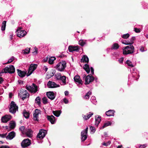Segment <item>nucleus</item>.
Wrapping results in <instances>:
<instances>
[{"label": "nucleus", "mask_w": 148, "mask_h": 148, "mask_svg": "<svg viewBox=\"0 0 148 148\" xmlns=\"http://www.w3.org/2000/svg\"><path fill=\"white\" fill-rule=\"evenodd\" d=\"M123 49V53L124 55L131 54L134 52V47L132 45H130L124 47Z\"/></svg>", "instance_id": "obj_1"}, {"label": "nucleus", "mask_w": 148, "mask_h": 148, "mask_svg": "<svg viewBox=\"0 0 148 148\" xmlns=\"http://www.w3.org/2000/svg\"><path fill=\"white\" fill-rule=\"evenodd\" d=\"M18 107L16 105L14 101H12L10 104L9 108L10 112L13 114H15L17 110H18Z\"/></svg>", "instance_id": "obj_2"}, {"label": "nucleus", "mask_w": 148, "mask_h": 148, "mask_svg": "<svg viewBox=\"0 0 148 148\" xmlns=\"http://www.w3.org/2000/svg\"><path fill=\"white\" fill-rule=\"evenodd\" d=\"M83 78L85 77V84H88L90 82H92L94 79V77L91 74H89L86 76L85 74L83 75Z\"/></svg>", "instance_id": "obj_3"}, {"label": "nucleus", "mask_w": 148, "mask_h": 148, "mask_svg": "<svg viewBox=\"0 0 148 148\" xmlns=\"http://www.w3.org/2000/svg\"><path fill=\"white\" fill-rule=\"evenodd\" d=\"M3 70L5 73H9L11 74L14 73L15 71L14 66L12 65H9V67L7 66L4 68Z\"/></svg>", "instance_id": "obj_4"}, {"label": "nucleus", "mask_w": 148, "mask_h": 148, "mask_svg": "<svg viewBox=\"0 0 148 148\" xmlns=\"http://www.w3.org/2000/svg\"><path fill=\"white\" fill-rule=\"evenodd\" d=\"M66 62L64 61L60 62L56 65V68L60 71H63L66 66Z\"/></svg>", "instance_id": "obj_5"}, {"label": "nucleus", "mask_w": 148, "mask_h": 148, "mask_svg": "<svg viewBox=\"0 0 148 148\" xmlns=\"http://www.w3.org/2000/svg\"><path fill=\"white\" fill-rule=\"evenodd\" d=\"M31 144V140L29 138L24 139L21 143L22 147L25 148L29 146Z\"/></svg>", "instance_id": "obj_6"}, {"label": "nucleus", "mask_w": 148, "mask_h": 148, "mask_svg": "<svg viewBox=\"0 0 148 148\" xmlns=\"http://www.w3.org/2000/svg\"><path fill=\"white\" fill-rule=\"evenodd\" d=\"M22 28L21 27H19L17 29V35L20 38L23 37L27 34L26 31L24 30H22Z\"/></svg>", "instance_id": "obj_7"}, {"label": "nucleus", "mask_w": 148, "mask_h": 148, "mask_svg": "<svg viewBox=\"0 0 148 148\" xmlns=\"http://www.w3.org/2000/svg\"><path fill=\"white\" fill-rule=\"evenodd\" d=\"M55 76L57 78L58 80H60L62 81L63 83L66 84V77L65 76H62L61 73H58L56 74L55 75Z\"/></svg>", "instance_id": "obj_8"}, {"label": "nucleus", "mask_w": 148, "mask_h": 148, "mask_svg": "<svg viewBox=\"0 0 148 148\" xmlns=\"http://www.w3.org/2000/svg\"><path fill=\"white\" fill-rule=\"evenodd\" d=\"M88 130V127H87L85 130L82 132L81 135L82 141H84L87 139Z\"/></svg>", "instance_id": "obj_9"}, {"label": "nucleus", "mask_w": 148, "mask_h": 148, "mask_svg": "<svg viewBox=\"0 0 148 148\" xmlns=\"http://www.w3.org/2000/svg\"><path fill=\"white\" fill-rule=\"evenodd\" d=\"M45 131V130H40L39 133L36 136L37 139L38 138L40 140L42 139L45 137L46 135Z\"/></svg>", "instance_id": "obj_10"}, {"label": "nucleus", "mask_w": 148, "mask_h": 148, "mask_svg": "<svg viewBox=\"0 0 148 148\" xmlns=\"http://www.w3.org/2000/svg\"><path fill=\"white\" fill-rule=\"evenodd\" d=\"M40 110L38 109H36L35 110L33 114V119L35 121H38V115L40 114Z\"/></svg>", "instance_id": "obj_11"}, {"label": "nucleus", "mask_w": 148, "mask_h": 148, "mask_svg": "<svg viewBox=\"0 0 148 148\" xmlns=\"http://www.w3.org/2000/svg\"><path fill=\"white\" fill-rule=\"evenodd\" d=\"M70 52L73 51L78 52L79 51V46H69L68 48Z\"/></svg>", "instance_id": "obj_12"}, {"label": "nucleus", "mask_w": 148, "mask_h": 148, "mask_svg": "<svg viewBox=\"0 0 148 148\" xmlns=\"http://www.w3.org/2000/svg\"><path fill=\"white\" fill-rule=\"evenodd\" d=\"M46 95L47 97L51 100H53L55 97L54 93L53 91H49L47 92Z\"/></svg>", "instance_id": "obj_13"}, {"label": "nucleus", "mask_w": 148, "mask_h": 148, "mask_svg": "<svg viewBox=\"0 0 148 148\" xmlns=\"http://www.w3.org/2000/svg\"><path fill=\"white\" fill-rule=\"evenodd\" d=\"M33 131L31 129H25V133L26 135L29 138L31 137L32 136Z\"/></svg>", "instance_id": "obj_14"}, {"label": "nucleus", "mask_w": 148, "mask_h": 148, "mask_svg": "<svg viewBox=\"0 0 148 148\" xmlns=\"http://www.w3.org/2000/svg\"><path fill=\"white\" fill-rule=\"evenodd\" d=\"M17 73L19 76L21 77H23L27 74V71H22L21 70L17 69Z\"/></svg>", "instance_id": "obj_15"}, {"label": "nucleus", "mask_w": 148, "mask_h": 148, "mask_svg": "<svg viewBox=\"0 0 148 148\" xmlns=\"http://www.w3.org/2000/svg\"><path fill=\"white\" fill-rule=\"evenodd\" d=\"M11 119L10 116L5 115L1 118V121L3 123H7Z\"/></svg>", "instance_id": "obj_16"}, {"label": "nucleus", "mask_w": 148, "mask_h": 148, "mask_svg": "<svg viewBox=\"0 0 148 148\" xmlns=\"http://www.w3.org/2000/svg\"><path fill=\"white\" fill-rule=\"evenodd\" d=\"M47 120L49 121L51 124H53L55 123V117L53 115L51 116L47 115Z\"/></svg>", "instance_id": "obj_17"}, {"label": "nucleus", "mask_w": 148, "mask_h": 148, "mask_svg": "<svg viewBox=\"0 0 148 148\" xmlns=\"http://www.w3.org/2000/svg\"><path fill=\"white\" fill-rule=\"evenodd\" d=\"M15 136V133L14 131H12L10 132L8 136L6 137V138L10 140L12 139Z\"/></svg>", "instance_id": "obj_18"}, {"label": "nucleus", "mask_w": 148, "mask_h": 148, "mask_svg": "<svg viewBox=\"0 0 148 148\" xmlns=\"http://www.w3.org/2000/svg\"><path fill=\"white\" fill-rule=\"evenodd\" d=\"M74 81L79 84H82V80L80 79V76L78 75H76L74 78Z\"/></svg>", "instance_id": "obj_19"}, {"label": "nucleus", "mask_w": 148, "mask_h": 148, "mask_svg": "<svg viewBox=\"0 0 148 148\" xmlns=\"http://www.w3.org/2000/svg\"><path fill=\"white\" fill-rule=\"evenodd\" d=\"M56 84L54 82L49 81L47 83V86L49 88H55Z\"/></svg>", "instance_id": "obj_20"}, {"label": "nucleus", "mask_w": 148, "mask_h": 148, "mask_svg": "<svg viewBox=\"0 0 148 148\" xmlns=\"http://www.w3.org/2000/svg\"><path fill=\"white\" fill-rule=\"evenodd\" d=\"M81 62L83 63H88L89 62V59L87 56L86 55H84L82 59Z\"/></svg>", "instance_id": "obj_21"}, {"label": "nucleus", "mask_w": 148, "mask_h": 148, "mask_svg": "<svg viewBox=\"0 0 148 148\" xmlns=\"http://www.w3.org/2000/svg\"><path fill=\"white\" fill-rule=\"evenodd\" d=\"M25 93L24 94L23 93L22 95H21L20 97H22V99L23 100H24L26 98L29 97V94L27 92V90H25Z\"/></svg>", "instance_id": "obj_22"}, {"label": "nucleus", "mask_w": 148, "mask_h": 148, "mask_svg": "<svg viewBox=\"0 0 148 148\" xmlns=\"http://www.w3.org/2000/svg\"><path fill=\"white\" fill-rule=\"evenodd\" d=\"M114 110H109L108 111H106V114L108 116H114Z\"/></svg>", "instance_id": "obj_23"}, {"label": "nucleus", "mask_w": 148, "mask_h": 148, "mask_svg": "<svg viewBox=\"0 0 148 148\" xmlns=\"http://www.w3.org/2000/svg\"><path fill=\"white\" fill-rule=\"evenodd\" d=\"M83 68L86 71L87 73L88 74L90 72V68L89 65L87 64H85Z\"/></svg>", "instance_id": "obj_24"}, {"label": "nucleus", "mask_w": 148, "mask_h": 148, "mask_svg": "<svg viewBox=\"0 0 148 148\" xmlns=\"http://www.w3.org/2000/svg\"><path fill=\"white\" fill-rule=\"evenodd\" d=\"M90 114L88 115L87 116H86L85 115H83L82 117L85 120H88L89 119L90 117H91L92 115H93V113L92 112H89Z\"/></svg>", "instance_id": "obj_25"}, {"label": "nucleus", "mask_w": 148, "mask_h": 148, "mask_svg": "<svg viewBox=\"0 0 148 148\" xmlns=\"http://www.w3.org/2000/svg\"><path fill=\"white\" fill-rule=\"evenodd\" d=\"M101 116H98L97 118L96 117H95V125L98 126L99 124L100 123V122L101 121Z\"/></svg>", "instance_id": "obj_26"}, {"label": "nucleus", "mask_w": 148, "mask_h": 148, "mask_svg": "<svg viewBox=\"0 0 148 148\" xmlns=\"http://www.w3.org/2000/svg\"><path fill=\"white\" fill-rule=\"evenodd\" d=\"M61 113V111L60 110H56L53 111V114L56 117H58L60 115Z\"/></svg>", "instance_id": "obj_27"}, {"label": "nucleus", "mask_w": 148, "mask_h": 148, "mask_svg": "<svg viewBox=\"0 0 148 148\" xmlns=\"http://www.w3.org/2000/svg\"><path fill=\"white\" fill-rule=\"evenodd\" d=\"M23 114L24 116L26 119L29 118V113L26 111L25 110H24L23 112Z\"/></svg>", "instance_id": "obj_28"}, {"label": "nucleus", "mask_w": 148, "mask_h": 148, "mask_svg": "<svg viewBox=\"0 0 148 148\" xmlns=\"http://www.w3.org/2000/svg\"><path fill=\"white\" fill-rule=\"evenodd\" d=\"M6 23V21H4L3 22L1 27V29L2 31H4L5 30Z\"/></svg>", "instance_id": "obj_29"}, {"label": "nucleus", "mask_w": 148, "mask_h": 148, "mask_svg": "<svg viewBox=\"0 0 148 148\" xmlns=\"http://www.w3.org/2000/svg\"><path fill=\"white\" fill-rule=\"evenodd\" d=\"M112 123L110 121H108L106 123H105L103 126L101 128V129H103L105 127L111 125Z\"/></svg>", "instance_id": "obj_30"}, {"label": "nucleus", "mask_w": 148, "mask_h": 148, "mask_svg": "<svg viewBox=\"0 0 148 148\" xmlns=\"http://www.w3.org/2000/svg\"><path fill=\"white\" fill-rule=\"evenodd\" d=\"M56 59V58L54 57H51L50 58L49 60V63L50 64H52L54 61Z\"/></svg>", "instance_id": "obj_31"}, {"label": "nucleus", "mask_w": 148, "mask_h": 148, "mask_svg": "<svg viewBox=\"0 0 148 148\" xmlns=\"http://www.w3.org/2000/svg\"><path fill=\"white\" fill-rule=\"evenodd\" d=\"M37 66V65L36 64H31L29 67L31 66V71L33 72L36 68Z\"/></svg>", "instance_id": "obj_32"}, {"label": "nucleus", "mask_w": 148, "mask_h": 148, "mask_svg": "<svg viewBox=\"0 0 148 148\" xmlns=\"http://www.w3.org/2000/svg\"><path fill=\"white\" fill-rule=\"evenodd\" d=\"M26 88L28 90L32 92V91L34 89V88L33 87L30 86H29L28 85H26Z\"/></svg>", "instance_id": "obj_33"}, {"label": "nucleus", "mask_w": 148, "mask_h": 148, "mask_svg": "<svg viewBox=\"0 0 148 148\" xmlns=\"http://www.w3.org/2000/svg\"><path fill=\"white\" fill-rule=\"evenodd\" d=\"M92 94V92L89 91L88 92L84 97V98L85 99H88L90 97V95Z\"/></svg>", "instance_id": "obj_34"}, {"label": "nucleus", "mask_w": 148, "mask_h": 148, "mask_svg": "<svg viewBox=\"0 0 148 148\" xmlns=\"http://www.w3.org/2000/svg\"><path fill=\"white\" fill-rule=\"evenodd\" d=\"M119 47V45L116 43H114L113 44L112 47V49H117Z\"/></svg>", "instance_id": "obj_35"}, {"label": "nucleus", "mask_w": 148, "mask_h": 148, "mask_svg": "<svg viewBox=\"0 0 148 148\" xmlns=\"http://www.w3.org/2000/svg\"><path fill=\"white\" fill-rule=\"evenodd\" d=\"M12 122L10 123V127L12 129H14L16 126V123L15 122L12 121Z\"/></svg>", "instance_id": "obj_36"}, {"label": "nucleus", "mask_w": 148, "mask_h": 148, "mask_svg": "<svg viewBox=\"0 0 148 148\" xmlns=\"http://www.w3.org/2000/svg\"><path fill=\"white\" fill-rule=\"evenodd\" d=\"M30 48H27L25 50H23L22 51L24 54H28L30 52Z\"/></svg>", "instance_id": "obj_37"}, {"label": "nucleus", "mask_w": 148, "mask_h": 148, "mask_svg": "<svg viewBox=\"0 0 148 148\" xmlns=\"http://www.w3.org/2000/svg\"><path fill=\"white\" fill-rule=\"evenodd\" d=\"M35 101L37 102L36 103L38 104L39 105L41 104L40 98V97L39 96L37 97L35 99Z\"/></svg>", "instance_id": "obj_38"}, {"label": "nucleus", "mask_w": 148, "mask_h": 148, "mask_svg": "<svg viewBox=\"0 0 148 148\" xmlns=\"http://www.w3.org/2000/svg\"><path fill=\"white\" fill-rule=\"evenodd\" d=\"M126 63L129 66H130L131 67H133L134 66V65L132 64V62L129 60H127Z\"/></svg>", "instance_id": "obj_39"}, {"label": "nucleus", "mask_w": 148, "mask_h": 148, "mask_svg": "<svg viewBox=\"0 0 148 148\" xmlns=\"http://www.w3.org/2000/svg\"><path fill=\"white\" fill-rule=\"evenodd\" d=\"M31 66L29 68L28 71L27 73L26 74L27 77L29 76L33 73V72L31 71Z\"/></svg>", "instance_id": "obj_40"}, {"label": "nucleus", "mask_w": 148, "mask_h": 148, "mask_svg": "<svg viewBox=\"0 0 148 148\" xmlns=\"http://www.w3.org/2000/svg\"><path fill=\"white\" fill-rule=\"evenodd\" d=\"M79 43L80 45L82 46H83L86 44V42L84 40H80L79 41Z\"/></svg>", "instance_id": "obj_41"}, {"label": "nucleus", "mask_w": 148, "mask_h": 148, "mask_svg": "<svg viewBox=\"0 0 148 148\" xmlns=\"http://www.w3.org/2000/svg\"><path fill=\"white\" fill-rule=\"evenodd\" d=\"M129 34L127 33L126 34H124L121 37L122 38L124 39H127L130 36Z\"/></svg>", "instance_id": "obj_42"}, {"label": "nucleus", "mask_w": 148, "mask_h": 148, "mask_svg": "<svg viewBox=\"0 0 148 148\" xmlns=\"http://www.w3.org/2000/svg\"><path fill=\"white\" fill-rule=\"evenodd\" d=\"M136 38L134 36H133L132 38L130 39V44H131V45L134 42V41L135 40Z\"/></svg>", "instance_id": "obj_43"}, {"label": "nucleus", "mask_w": 148, "mask_h": 148, "mask_svg": "<svg viewBox=\"0 0 148 148\" xmlns=\"http://www.w3.org/2000/svg\"><path fill=\"white\" fill-rule=\"evenodd\" d=\"M43 101V103L44 104H46L47 103V98L45 97L43 98L42 99Z\"/></svg>", "instance_id": "obj_44"}, {"label": "nucleus", "mask_w": 148, "mask_h": 148, "mask_svg": "<svg viewBox=\"0 0 148 148\" xmlns=\"http://www.w3.org/2000/svg\"><path fill=\"white\" fill-rule=\"evenodd\" d=\"M14 58L13 57H12L11 58L9 59L8 62L5 64H8L12 62L14 60Z\"/></svg>", "instance_id": "obj_45"}, {"label": "nucleus", "mask_w": 148, "mask_h": 148, "mask_svg": "<svg viewBox=\"0 0 148 148\" xmlns=\"http://www.w3.org/2000/svg\"><path fill=\"white\" fill-rule=\"evenodd\" d=\"M33 86L34 87V93H36L38 91V87L34 84H33Z\"/></svg>", "instance_id": "obj_46"}, {"label": "nucleus", "mask_w": 148, "mask_h": 148, "mask_svg": "<svg viewBox=\"0 0 148 148\" xmlns=\"http://www.w3.org/2000/svg\"><path fill=\"white\" fill-rule=\"evenodd\" d=\"M90 130L92 132H93V133L95 132L96 131V129H95V127H93V126H91L90 127Z\"/></svg>", "instance_id": "obj_47"}, {"label": "nucleus", "mask_w": 148, "mask_h": 148, "mask_svg": "<svg viewBox=\"0 0 148 148\" xmlns=\"http://www.w3.org/2000/svg\"><path fill=\"white\" fill-rule=\"evenodd\" d=\"M25 127L24 126H21L19 128V130L21 131L22 133H23L24 130H25Z\"/></svg>", "instance_id": "obj_48"}, {"label": "nucleus", "mask_w": 148, "mask_h": 148, "mask_svg": "<svg viewBox=\"0 0 148 148\" xmlns=\"http://www.w3.org/2000/svg\"><path fill=\"white\" fill-rule=\"evenodd\" d=\"M134 30L136 33H139L140 31V28H134Z\"/></svg>", "instance_id": "obj_49"}, {"label": "nucleus", "mask_w": 148, "mask_h": 148, "mask_svg": "<svg viewBox=\"0 0 148 148\" xmlns=\"http://www.w3.org/2000/svg\"><path fill=\"white\" fill-rule=\"evenodd\" d=\"M124 58L123 57H122L120 58L119 60V63L121 64L123 63V61Z\"/></svg>", "instance_id": "obj_50"}, {"label": "nucleus", "mask_w": 148, "mask_h": 148, "mask_svg": "<svg viewBox=\"0 0 148 148\" xmlns=\"http://www.w3.org/2000/svg\"><path fill=\"white\" fill-rule=\"evenodd\" d=\"M110 143V142H108L107 143H103L102 145L105 146H107L108 145H109Z\"/></svg>", "instance_id": "obj_51"}, {"label": "nucleus", "mask_w": 148, "mask_h": 148, "mask_svg": "<svg viewBox=\"0 0 148 148\" xmlns=\"http://www.w3.org/2000/svg\"><path fill=\"white\" fill-rule=\"evenodd\" d=\"M146 146V144L140 145L139 147V148H145Z\"/></svg>", "instance_id": "obj_52"}, {"label": "nucleus", "mask_w": 148, "mask_h": 148, "mask_svg": "<svg viewBox=\"0 0 148 148\" xmlns=\"http://www.w3.org/2000/svg\"><path fill=\"white\" fill-rule=\"evenodd\" d=\"M63 101L65 104H67L68 103L69 101L66 98L63 99Z\"/></svg>", "instance_id": "obj_53"}, {"label": "nucleus", "mask_w": 148, "mask_h": 148, "mask_svg": "<svg viewBox=\"0 0 148 148\" xmlns=\"http://www.w3.org/2000/svg\"><path fill=\"white\" fill-rule=\"evenodd\" d=\"M35 51H34L33 53L34 54H37L38 53V49L36 47H35Z\"/></svg>", "instance_id": "obj_54"}, {"label": "nucleus", "mask_w": 148, "mask_h": 148, "mask_svg": "<svg viewBox=\"0 0 148 148\" xmlns=\"http://www.w3.org/2000/svg\"><path fill=\"white\" fill-rule=\"evenodd\" d=\"M90 69L91 70V72L92 73V75L94 74V69L92 67H91L90 68Z\"/></svg>", "instance_id": "obj_55"}, {"label": "nucleus", "mask_w": 148, "mask_h": 148, "mask_svg": "<svg viewBox=\"0 0 148 148\" xmlns=\"http://www.w3.org/2000/svg\"><path fill=\"white\" fill-rule=\"evenodd\" d=\"M130 41L127 40V41H126L124 43V44L126 45H131V44H130Z\"/></svg>", "instance_id": "obj_56"}, {"label": "nucleus", "mask_w": 148, "mask_h": 148, "mask_svg": "<svg viewBox=\"0 0 148 148\" xmlns=\"http://www.w3.org/2000/svg\"><path fill=\"white\" fill-rule=\"evenodd\" d=\"M6 134H0V136L2 138H5L6 137Z\"/></svg>", "instance_id": "obj_57"}, {"label": "nucleus", "mask_w": 148, "mask_h": 148, "mask_svg": "<svg viewBox=\"0 0 148 148\" xmlns=\"http://www.w3.org/2000/svg\"><path fill=\"white\" fill-rule=\"evenodd\" d=\"M140 50L141 52H143L145 51L144 50V47H141L140 48Z\"/></svg>", "instance_id": "obj_58"}, {"label": "nucleus", "mask_w": 148, "mask_h": 148, "mask_svg": "<svg viewBox=\"0 0 148 148\" xmlns=\"http://www.w3.org/2000/svg\"><path fill=\"white\" fill-rule=\"evenodd\" d=\"M4 81L2 77H0V84H1Z\"/></svg>", "instance_id": "obj_59"}, {"label": "nucleus", "mask_w": 148, "mask_h": 148, "mask_svg": "<svg viewBox=\"0 0 148 148\" xmlns=\"http://www.w3.org/2000/svg\"><path fill=\"white\" fill-rule=\"evenodd\" d=\"M0 148H9V147L7 146H2L0 147Z\"/></svg>", "instance_id": "obj_60"}, {"label": "nucleus", "mask_w": 148, "mask_h": 148, "mask_svg": "<svg viewBox=\"0 0 148 148\" xmlns=\"http://www.w3.org/2000/svg\"><path fill=\"white\" fill-rule=\"evenodd\" d=\"M48 59V58H46L43 60V61L44 62H46L47 61Z\"/></svg>", "instance_id": "obj_61"}, {"label": "nucleus", "mask_w": 148, "mask_h": 148, "mask_svg": "<svg viewBox=\"0 0 148 148\" xmlns=\"http://www.w3.org/2000/svg\"><path fill=\"white\" fill-rule=\"evenodd\" d=\"M13 95L12 94V93L10 92L9 94V97L10 98H11Z\"/></svg>", "instance_id": "obj_62"}, {"label": "nucleus", "mask_w": 148, "mask_h": 148, "mask_svg": "<svg viewBox=\"0 0 148 148\" xmlns=\"http://www.w3.org/2000/svg\"><path fill=\"white\" fill-rule=\"evenodd\" d=\"M69 92L68 91H65L64 92L65 94V95H67L69 94Z\"/></svg>", "instance_id": "obj_63"}, {"label": "nucleus", "mask_w": 148, "mask_h": 148, "mask_svg": "<svg viewBox=\"0 0 148 148\" xmlns=\"http://www.w3.org/2000/svg\"><path fill=\"white\" fill-rule=\"evenodd\" d=\"M117 148H123V146L122 145H119L117 147Z\"/></svg>", "instance_id": "obj_64"}]
</instances>
